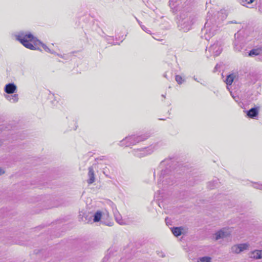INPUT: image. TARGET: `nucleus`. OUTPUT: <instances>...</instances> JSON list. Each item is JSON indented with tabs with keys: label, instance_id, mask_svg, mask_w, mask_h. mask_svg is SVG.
I'll return each instance as SVG.
<instances>
[{
	"label": "nucleus",
	"instance_id": "12",
	"mask_svg": "<svg viewBox=\"0 0 262 262\" xmlns=\"http://www.w3.org/2000/svg\"><path fill=\"white\" fill-rule=\"evenodd\" d=\"M5 98L11 103H16L19 100L18 95L17 94H11V95H6Z\"/></svg>",
	"mask_w": 262,
	"mask_h": 262
},
{
	"label": "nucleus",
	"instance_id": "24",
	"mask_svg": "<svg viewBox=\"0 0 262 262\" xmlns=\"http://www.w3.org/2000/svg\"><path fill=\"white\" fill-rule=\"evenodd\" d=\"M217 184L216 181H213L212 182H209V184L208 185V187L210 189H213L214 188V187L215 186V184Z\"/></svg>",
	"mask_w": 262,
	"mask_h": 262
},
{
	"label": "nucleus",
	"instance_id": "14",
	"mask_svg": "<svg viewBox=\"0 0 262 262\" xmlns=\"http://www.w3.org/2000/svg\"><path fill=\"white\" fill-rule=\"evenodd\" d=\"M235 77V75L234 74L228 75L227 76L226 80H225V82L227 84V89L228 90H230L229 86L231 85V84L232 83Z\"/></svg>",
	"mask_w": 262,
	"mask_h": 262
},
{
	"label": "nucleus",
	"instance_id": "26",
	"mask_svg": "<svg viewBox=\"0 0 262 262\" xmlns=\"http://www.w3.org/2000/svg\"><path fill=\"white\" fill-rule=\"evenodd\" d=\"M254 0H245V1H243V3H245L246 2L247 4H251L253 2H254Z\"/></svg>",
	"mask_w": 262,
	"mask_h": 262
},
{
	"label": "nucleus",
	"instance_id": "9",
	"mask_svg": "<svg viewBox=\"0 0 262 262\" xmlns=\"http://www.w3.org/2000/svg\"><path fill=\"white\" fill-rule=\"evenodd\" d=\"M4 91L7 94H13L16 92L17 86L14 83H9L5 85Z\"/></svg>",
	"mask_w": 262,
	"mask_h": 262
},
{
	"label": "nucleus",
	"instance_id": "28",
	"mask_svg": "<svg viewBox=\"0 0 262 262\" xmlns=\"http://www.w3.org/2000/svg\"><path fill=\"white\" fill-rule=\"evenodd\" d=\"M217 68H218V64H216V66L215 67L214 70H217Z\"/></svg>",
	"mask_w": 262,
	"mask_h": 262
},
{
	"label": "nucleus",
	"instance_id": "23",
	"mask_svg": "<svg viewBox=\"0 0 262 262\" xmlns=\"http://www.w3.org/2000/svg\"><path fill=\"white\" fill-rule=\"evenodd\" d=\"M138 23H139V24L140 25V27H141L142 29L145 32H146V33H148V34H151V32L150 31L148 30L144 26L142 25L141 24V23L138 20Z\"/></svg>",
	"mask_w": 262,
	"mask_h": 262
},
{
	"label": "nucleus",
	"instance_id": "31",
	"mask_svg": "<svg viewBox=\"0 0 262 262\" xmlns=\"http://www.w3.org/2000/svg\"><path fill=\"white\" fill-rule=\"evenodd\" d=\"M163 165V163H162L161 164V166H162Z\"/></svg>",
	"mask_w": 262,
	"mask_h": 262
},
{
	"label": "nucleus",
	"instance_id": "11",
	"mask_svg": "<svg viewBox=\"0 0 262 262\" xmlns=\"http://www.w3.org/2000/svg\"><path fill=\"white\" fill-rule=\"evenodd\" d=\"M229 235V233L225 229H222L215 233V239L218 240L227 237Z\"/></svg>",
	"mask_w": 262,
	"mask_h": 262
},
{
	"label": "nucleus",
	"instance_id": "20",
	"mask_svg": "<svg viewBox=\"0 0 262 262\" xmlns=\"http://www.w3.org/2000/svg\"><path fill=\"white\" fill-rule=\"evenodd\" d=\"M211 258L209 256H204L200 257L198 262H211Z\"/></svg>",
	"mask_w": 262,
	"mask_h": 262
},
{
	"label": "nucleus",
	"instance_id": "2",
	"mask_svg": "<svg viewBox=\"0 0 262 262\" xmlns=\"http://www.w3.org/2000/svg\"><path fill=\"white\" fill-rule=\"evenodd\" d=\"M16 39L24 46L30 50H38L36 46L40 45L42 48L47 52L54 54L45 44L36 39L31 33L28 32H20L16 35Z\"/></svg>",
	"mask_w": 262,
	"mask_h": 262
},
{
	"label": "nucleus",
	"instance_id": "32",
	"mask_svg": "<svg viewBox=\"0 0 262 262\" xmlns=\"http://www.w3.org/2000/svg\"><path fill=\"white\" fill-rule=\"evenodd\" d=\"M2 143H1V142H0V146L1 145Z\"/></svg>",
	"mask_w": 262,
	"mask_h": 262
},
{
	"label": "nucleus",
	"instance_id": "30",
	"mask_svg": "<svg viewBox=\"0 0 262 262\" xmlns=\"http://www.w3.org/2000/svg\"><path fill=\"white\" fill-rule=\"evenodd\" d=\"M193 79H194V80H195V81H198L197 80V79H196L195 77H193Z\"/></svg>",
	"mask_w": 262,
	"mask_h": 262
},
{
	"label": "nucleus",
	"instance_id": "22",
	"mask_svg": "<svg viewBox=\"0 0 262 262\" xmlns=\"http://www.w3.org/2000/svg\"><path fill=\"white\" fill-rule=\"evenodd\" d=\"M176 81L178 82V84H182L184 82V79L180 75H176L175 78Z\"/></svg>",
	"mask_w": 262,
	"mask_h": 262
},
{
	"label": "nucleus",
	"instance_id": "3",
	"mask_svg": "<svg viewBox=\"0 0 262 262\" xmlns=\"http://www.w3.org/2000/svg\"><path fill=\"white\" fill-rule=\"evenodd\" d=\"M195 20V15L191 12L184 9L181 10L178 18V26L180 30L186 32L191 29Z\"/></svg>",
	"mask_w": 262,
	"mask_h": 262
},
{
	"label": "nucleus",
	"instance_id": "15",
	"mask_svg": "<svg viewBox=\"0 0 262 262\" xmlns=\"http://www.w3.org/2000/svg\"><path fill=\"white\" fill-rule=\"evenodd\" d=\"M179 4V2L178 0H169V6L173 13L176 12L178 10V5Z\"/></svg>",
	"mask_w": 262,
	"mask_h": 262
},
{
	"label": "nucleus",
	"instance_id": "16",
	"mask_svg": "<svg viewBox=\"0 0 262 262\" xmlns=\"http://www.w3.org/2000/svg\"><path fill=\"white\" fill-rule=\"evenodd\" d=\"M249 255L250 258H253L255 259L261 258L260 251L258 250H256L253 251L252 252H250L249 253Z\"/></svg>",
	"mask_w": 262,
	"mask_h": 262
},
{
	"label": "nucleus",
	"instance_id": "4",
	"mask_svg": "<svg viewBox=\"0 0 262 262\" xmlns=\"http://www.w3.org/2000/svg\"><path fill=\"white\" fill-rule=\"evenodd\" d=\"M147 137L148 136L143 134V132H139L138 134L126 137L121 142L122 144H125L126 146H129L143 141L146 139Z\"/></svg>",
	"mask_w": 262,
	"mask_h": 262
},
{
	"label": "nucleus",
	"instance_id": "6",
	"mask_svg": "<svg viewBox=\"0 0 262 262\" xmlns=\"http://www.w3.org/2000/svg\"><path fill=\"white\" fill-rule=\"evenodd\" d=\"M154 151L151 147L142 148L140 149H134L132 150L133 154L137 157L142 158L151 154Z\"/></svg>",
	"mask_w": 262,
	"mask_h": 262
},
{
	"label": "nucleus",
	"instance_id": "13",
	"mask_svg": "<svg viewBox=\"0 0 262 262\" xmlns=\"http://www.w3.org/2000/svg\"><path fill=\"white\" fill-rule=\"evenodd\" d=\"M258 114L257 107H253L247 111V115L250 118H254L257 117Z\"/></svg>",
	"mask_w": 262,
	"mask_h": 262
},
{
	"label": "nucleus",
	"instance_id": "17",
	"mask_svg": "<svg viewBox=\"0 0 262 262\" xmlns=\"http://www.w3.org/2000/svg\"><path fill=\"white\" fill-rule=\"evenodd\" d=\"M183 229V228L182 227H173L171 229V231L174 236H178L182 234V231Z\"/></svg>",
	"mask_w": 262,
	"mask_h": 262
},
{
	"label": "nucleus",
	"instance_id": "7",
	"mask_svg": "<svg viewBox=\"0 0 262 262\" xmlns=\"http://www.w3.org/2000/svg\"><path fill=\"white\" fill-rule=\"evenodd\" d=\"M171 179V176L169 175V170L167 169H162L160 176L159 183L161 182L164 185H171L172 184L171 182L169 181Z\"/></svg>",
	"mask_w": 262,
	"mask_h": 262
},
{
	"label": "nucleus",
	"instance_id": "5",
	"mask_svg": "<svg viewBox=\"0 0 262 262\" xmlns=\"http://www.w3.org/2000/svg\"><path fill=\"white\" fill-rule=\"evenodd\" d=\"M222 48L221 45L218 41L211 45L208 49L209 54H208L207 51H206V56L207 57L212 55L217 56L219 55L222 52Z\"/></svg>",
	"mask_w": 262,
	"mask_h": 262
},
{
	"label": "nucleus",
	"instance_id": "18",
	"mask_svg": "<svg viewBox=\"0 0 262 262\" xmlns=\"http://www.w3.org/2000/svg\"><path fill=\"white\" fill-rule=\"evenodd\" d=\"M114 216L116 221L118 223H119L120 225L124 224V222L122 219L121 215L118 211H116L114 212Z\"/></svg>",
	"mask_w": 262,
	"mask_h": 262
},
{
	"label": "nucleus",
	"instance_id": "19",
	"mask_svg": "<svg viewBox=\"0 0 262 262\" xmlns=\"http://www.w3.org/2000/svg\"><path fill=\"white\" fill-rule=\"evenodd\" d=\"M102 217V213L100 211H97L95 214L94 215V222H99Z\"/></svg>",
	"mask_w": 262,
	"mask_h": 262
},
{
	"label": "nucleus",
	"instance_id": "10",
	"mask_svg": "<svg viewBox=\"0 0 262 262\" xmlns=\"http://www.w3.org/2000/svg\"><path fill=\"white\" fill-rule=\"evenodd\" d=\"M88 177L87 182L89 184H93L95 181L94 171L93 166L89 167Z\"/></svg>",
	"mask_w": 262,
	"mask_h": 262
},
{
	"label": "nucleus",
	"instance_id": "21",
	"mask_svg": "<svg viewBox=\"0 0 262 262\" xmlns=\"http://www.w3.org/2000/svg\"><path fill=\"white\" fill-rule=\"evenodd\" d=\"M259 50L257 49H253L249 52V56H252L253 55H257L259 54Z\"/></svg>",
	"mask_w": 262,
	"mask_h": 262
},
{
	"label": "nucleus",
	"instance_id": "27",
	"mask_svg": "<svg viewBox=\"0 0 262 262\" xmlns=\"http://www.w3.org/2000/svg\"><path fill=\"white\" fill-rule=\"evenodd\" d=\"M4 173H5V171L3 169L0 168V176Z\"/></svg>",
	"mask_w": 262,
	"mask_h": 262
},
{
	"label": "nucleus",
	"instance_id": "25",
	"mask_svg": "<svg viewBox=\"0 0 262 262\" xmlns=\"http://www.w3.org/2000/svg\"><path fill=\"white\" fill-rule=\"evenodd\" d=\"M255 188L262 190V184H256Z\"/></svg>",
	"mask_w": 262,
	"mask_h": 262
},
{
	"label": "nucleus",
	"instance_id": "8",
	"mask_svg": "<svg viewBox=\"0 0 262 262\" xmlns=\"http://www.w3.org/2000/svg\"><path fill=\"white\" fill-rule=\"evenodd\" d=\"M249 245L247 243L236 244L233 245L231 248V252L235 254H239L245 250H247Z\"/></svg>",
	"mask_w": 262,
	"mask_h": 262
},
{
	"label": "nucleus",
	"instance_id": "1",
	"mask_svg": "<svg viewBox=\"0 0 262 262\" xmlns=\"http://www.w3.org/2000/svg\"><path fill=\"white\" fill-rule=\"evenodd\" d=\"M212 11L208 12L207 20L202 30V36L206 40L210 39L215 34L219 25L225 20L227 13L225 10H221L213 16Z\"/></svg>",
	"mask_w": 262,
	"mask_h": 262
},
{
	"label": "nucleus",
	"instance_id": "29",
	"mask_svg": "<svg viewBox=\"0 0 262 262\" xmlns=\"http://www.w3.org/2000/svg\"><path fill=\"white\" fill-rule=\"evenodd\" d=\"M260 251V256H261V258H262V250H259Z\"/></svg>",
	"mask_w": 262,
	"mask_h": 262
}]
</instances>
